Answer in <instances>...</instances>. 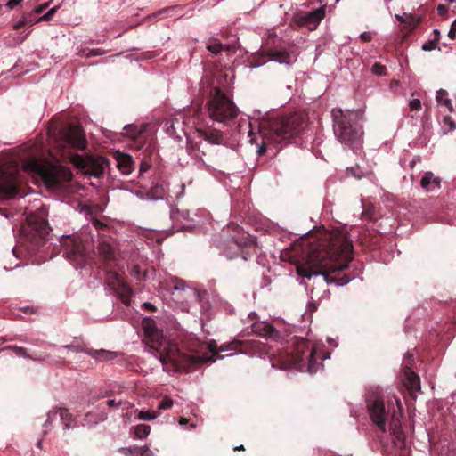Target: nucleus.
<instances>
[{
    "label": "nucleus",
    "mask_w": 456,
    "mask_h": 456,
    "mask_svg": "<svg viewBox=\"0 0 456 456\" xmlns=\"http://www.w3.org/2000/svg\"><path fill=\"white\" fill-rule=\"evenodd\" d=\"M64 139L72 148L77 150H85L86 148L87 141L80 126L69 125L65 132Z\"/></svg>",
    "instance_id": "14"
},
{
    "label": "nucleus",
    "mask_w": 456,
    "mask_h": 456,
    "mask_svg": "<svg viewBox=\"0 0 456 456\" xmlns=\"http://www.w3.org/2000/svg\"><path fill=\"white\" fill-rule=\"evenodd\" d=\"M362 218L366 220H374L375 208L371 205H365L362 213Z\"/></svg>",
    "instance_id": "34"
},
{
    "label": "nucleus",
    "mask_w": 456,
    "mask_h": 456,
    "mask_svg": "<svg viewBox=\"0 0 456 456\" xmlns=\"http://www.w3.org/2000/svg\"><path fill=\"white\" fill-rule=\"evenodd\" d=\"M49 230L47 220L37 214L29 215L27 218V224L21 227L24 237L35 246L44 244Z\"/></svg>",
    "instance_id": "10"
},
{
    "label": "nucleus",
    "mask_w": 456,
    "mask_h": 456,
    "mask_svg": "<svg viewBox=\"0 0 456 456\" xmlns=\"http://www.w3.org/2000/svg\"><path fill=\"white\" fill-rule=\"evenodd\" d=\"M200 109H201V107H198L197 109H193L192 116H195V117L198 116Z\"/></svg>",
    "instance_id": "55"
},
{
    "label": "nucleus",
    "mask_w": 456,
    "mask_h": 456,
    "mask_svg": "<svg viewBox=\"0 0 456 456\" xmlns=\"http://www.w3.org/2000/svg\"><path fill=\"white\" fill-rule=\"evenodd\" d=\"M297 273L304 278L322 276L327 284L346 285L350 278L342 272L353 260V243L340 232L325 233L322 238L303 239L290 256Z\"/></svg>",
    "instance_id": "2"
},
{
    "label": "nucleus",
    "mask_w": 456,
    "mask_h": 456,
    "mask_svg": "<svg viewBox=\"0 0 456 456\" xmlns=\"http://www.w3.org/2000/svg\"><path fill=\"white\" fill-rule=\"evenodd\" d=\"M60 418L63 424V428L65 430L69 429L72 428V423L74 422V416L66 408H60Z\"/></svg>",
    "instance_id": "29"
},
{
    "label": "nucleus",
    "mask_w": 456,
    "mask_h": 456,
    "mask_svg": "<svg viewBox=\"0 0 456 456\" xmlns=\"http://www.w3.org/2000/svg\"><path fill=\"white\" fill-rule=\"evenodd\" d=\"M159 414L157 412L150 411H140L137 419L141 420H153L157 418Z\"/></svg>",
    "instance_id": "35"
},
{
    "label": "nucleus",
    "mask_w": 456,
    "mask_h": 456,
    "mask_svg": "<svg viewBox=\"0 0 456 456\" xmlns=\"http://www.w3.org/2000/svg\"><path fill=\"white\" fill-rule=\"evenodd\" d=\"M252 332L265 338L279 341L281 334L272 324L265 322H255L252 325Z\"/></svg>",
    "instance_id": "18"
},
{
    "label": "nucleus",
    "mask_w": 456,
    "mask_h": 456,
    "mask_svg": "<svg viewBox=\"0 0 456 456\" xmlns=\"http://www.w3.org/2000/svg\"><path fill=\"white\" fill-rule=\"evenodd\" d=\"M22 1L23 0H9L6 5L12 9L19 5Z\"/></svg>",
    "instance_id": "45"
},
{
    "label": "nucleus",
    "mask_w": 456,
    "mask_h": 456,
    "mask_svg": "<svg viewBox=\"0 0 456 456\" xmlns=\"http://www.w3.org/2000/svg\"><path fill=\"white\" fill-rule=\"evenodd\" d=\"M209 118L219 123L233 120L239 114V109L219 86H214L209 93L206 104Z\"/></svg>",
    "instance_id": "8"
},
{
    "label": "nucleus",
    "mask_w": 456,
    "mask_h": 456,
    "mask_svg": "<svg viewBox=\"0 0 456 456\" xmlns=\"http://www.w3.org/2000/svg\"><path fill=\"white\" fill-rule=\"evenodd\" d=\"M19 192L16 173L0 175V200L12 199Z\"/></svg>",
    "instance_id": "15"
},
{
    "label": "nucleus",
    "mask_w": 456,
    "mask_h": 456,
    "mask_svg": "<svg viewBox=\"0 0 456 456\" xmlns=\"http://www.w3.org/2000/svg\"><path fill=\"white\" fill-rule=\"evenodd\" d=\"M57 9H58L57 6L51 8L45 15H43L41 18H39V21L40 20H50L52 19V17L54 15V13L56 12Z\"/></svg>",
    "instance_id": "40"
},
{
    "label": "nucleus",
    "mask_w": 456,
    "mask_h": 456,
    "mask_svg": "<svg viewBox=\"0 0 456 456\" xmlns=\"http://www.w3.org/2000/svg\"><path fill=\"white\" fill-rule=\"evenodd\" d=\"M302 126L303 117L297 113L263 120L259 126L261 142L258 143L256 141L259 145L258 155L265 154L270 146L281 143L298 134Z\"/></svg>",
    "instance_id": "3"
},
{
    "label": "nucleus",
    "mask_w": 456,
    "mask_h": 456,
    "mask_svg": "<svg viewBox=\"0 0 456 456\" xmlns=\"http://www.w3.org/2000/svg\"><path fill=\"white\" fill-rule=\"evenodd\" d=\"M173 406V400L169 397H164L159 404V410H167Z\"/></svg>",
    "instance_id": "37"
},
{
    "label": "nucleus",
    "mask_w": 456,
    "mask_h": 456,
    "mask_svg": "<svg viewBox=\"0 0 456 456\" xmlns=\"http://www.w3.org/2000/svg\"><path fill=\"white\" fill-rule=\"evenodd\" d=\"M437 46V43L436 42V40H429L428 42H426L423 45H422V49L424 51H431V50H434L436 49Z\"/></svg>",
    "instance_id": "41"
},
{
    "label": "nucleus",
    "mask_w": 456,
    "mask_h": 456,
    "mask_svg": "<svg viewBox=\"0 0 456 456\" xmlns=\"http://www.w3.org/2000/svg\"><path fill=\"white\" fill-rule=\"evenodd\" d=\"M411 111L419 110L421 109V102L419 99H413L409 103Z\"/></svg>",
    "instance_id": "39"
},
{
    "label": "nucleus",
    "mask_w": 456,
    "mask_h": 456,
    "mask_svg": "<svg viewBox=\"0 0 456 456\" xmlns=\"http://www.w3.org/2000/svg\"><path fill=\"white\" fill-rule=\"evenodd\" d=\"M109 280H110V283L111 284L113 289L119 296L121 301L126 305H128L130 304V297L132 294L131 288L123 280V278L117 273H112L110 275Z\"/></svg>",
    "instance_id": "16"
},
{
    "label": "nucleus",
    "mask_w": 456,
    "mask_h": 456,
    "mask_svg": "<svg viewBox=\"0 0 456 456\" xmlns=\"http://www.w3.org/2000/svg\"><path fill=\"white\" fill-rule=\"evenodd\" d=\"M150 167V165L146 162H142L140 166V173L146 172Z\"/></svg>",
    "instance_id": "48"
},
{
    "label": "nucleus",
    "mask_w": 456,
    "mask_h": 456,
    "mask_svg": "<svg viewBox=\"0 0 456 456\" xmlns=\"http://www.w3.org/2000/svg\"><path fill=\"white\" fill-rule=\"evenodd\" d=\"M48 424H51V416H50V413L48 414V418H47V420L45 421V426L48 425Z\"/></svg>",
    "instance_id": "59"
},
{
    "label": "nucleus",
    "mask_w": 456,
    "mask_h": 456,
    "mask_svg": "<svg viewBox=\"0 0 456 456\" xmlns=\"http://www.w3.org/2000/svg\"><path fill=\"white\" fill-rule=\"evenodd\" d=\"M98 251H99V254L101 255V256L105 261H111L114 259V255H115L114 248L108 240H100L99 245H98Z\"/></svg>",
    "instance_id": "24"
},
{
    "label": "nucleus",
    "mask_w": 456,
    "mask_h": 456,
    "mask_svg": "<svg viewBox=\"0 0 456 456\" xmlns=\"http://www.w3.org/2000/svg\"><path fill=\"white\" fill-rule=\"evenodd\" d=\"M315 348L308 340L297 339L291 352H281L278 355L271 357L273 367L281 370L297 368L301 370L306 369L313 373L316 370Z\"/></svg>",
    "instance_id": "4"
},
{
    "label": "nucleus",
    "mask_w": 456,
    "mask_h": 456,
    "mask_svg": "<svg viewBox=\"0 0 456 456\" xmlns=\"http://www.w3.org/2000/svg\"><path fill=\"white\" fill-rule=\"evenodd\" d=\"M372 72L375 74V75H384L385 74V71H386V67L384 65H382L381 63H379V62H376L374 63V65L372 66V69H371Z\"/></svg>",
    "instance_id": "38"
},
{
    "label": "nucleus",
    "mask_w": 456,
    "mask_h": 456,
    "mask_svg": "<svg viewBox=\"0 0 456 456\" xmlns=\"http://www.w3.org/2000/svg\"><path fill=\"white\" fill-rule=\"evenodd\" d=\"M360 38L363 42H370L372 39L371 34L370 32H363L360 35Z\"/></svg>",
    "instance_id": "43"
},
{
    "label": "nucleus",
    "mask_w": 456,
    "mask_h": 456,
    "mask_svg": "<svg viewBox=\"0 0 456 456\" xmlns=\"http://www.w3.org/2000/svg\"><path fill=\"white\" fill-rule=\"evenodd\" d=\"M298 56L297 49L292 46L289 49L282 47H266L262 52L263 58H268L270 61H274L280 64L290 65L295 62Z\"/></svg>",
    "instance_id": "12"
},
{
    "label": "nucleus",
    "mask_w": 456,
    "mask_h": 456,
    "mask_svg": "<svg viewBox=\"0 0 456 456\" xmlns=\"http://www.w3.org/2000/svg\"><path fill=\"white\" fill-rule=\"evenodd\" d=\"M437 11L439 14H443L446 11V7L444 4H439L437 6Z\"/></svg>",
    "instance_id": "52"
},
{
    "label": "nucleus",
    "mask_w": 456,
    "mask_h": 456,
    "mask_svg": "<svg viewBox=\"0 0 456 456\" xmlns=\"http://www.w3.org/2000/svg\"><path fill=\"white\" fill-rule=\"evenodd\" d=\"M98 54H99V53H98L97 51H91V52L87 54V56H93V55H98Z\"/></svg>",
    "instance_id": "57"
},
{
    "label": "nucleus",
    "mask_w": 456,
    "mask_h": 456,
    "mask_svg": "<svg viewBox=\"0 0 456 456\" xmlns=\"http://www.w3.org/2000/svg\"><path fill=\"white\" fill-rule=\"evenodd\" d=\"M444 122L449 126L450 130H454L456 128V124L450 116H445L444 118Z\"/></svg>",
    "instance_id": "42"
},
{
    "label": "nucleus",
    "mask_w": 456,
    "mask_h": 456,
    "mask_svg": "<svg viewBox=\"0 0 456 456\" xmlns=\"http://www.w3.org/2000/svg\"><path fill=\"white\" fill-rule=\"evenodd\" d=\"M167 190L163 183H155L147 192V196L151 200H158L164 199Z\"/></svg>",
    "instance_id": "26"
},
{
    "label": "nucleus",
    "mask_w": 456,
    "mask_h": 456,
    "mask_svg": "<svg viewBox=\"0 0 456 456\" xmlns=\"http://www.w3.org/2000/svg\"><path fill=\"white\" fill-rule=\"evenodd\" d=\"M9 348L12 351H13L17 356L30 359L32 361L45 362L49 357L47 354H30L28 353L27 348L18 346H10Z\"/></svg>",
    "instance_id": "22"
},
{
    "label": "nucleus",
    "mask_w": 456,
    "mask_h": 456,
    "mask_svg": "<svg viewBox=\"0 0 456 456\" xmlns=\"http://www.w3.org/2000/svg\"><path fill=\"white\" fill-rule=\"evenodd\" d=\"M325 7H320L312 12L296 17V22L300 27H308L310 29L315 28L317 24L323 19Z\"/></svg>",
    "instance_id": "17"
},
{
    "label": "nucleus",
    "mask_w": 456,
    "mask_h": 456,
    "mask_svg": "<svg viewBox=\"0 0 456 456\" xmlns=\"http://www.w3.org/2000/svg\"><path fill=\"white\" fill-rule=\"evenodd\" d=\"M440 179L438 177H434V174L432 172H427L423 175L420 184L421 187L426 191H429V185L433 183L436 187H440Z\"/></svg>",
    "instance_id": "28"
},
{
    "label": "nucleus",
    "mask_w": 456,
    "mask_h": 456,
    "mask_svg": "<svg viewBox=\"0 0 456 456\" xmlns=\"http://www.w3.org/2000/svg\"><path fill=\"white\" fill-rule=\"evenodd\" d=\"M46 5H47V4H42V5L37 6V7L34 10V12H35V13H37V14L41 13V12L45 10V8L46 7Z\"/></svg>",
    "instance_id": "49"
},
{
    "label": "nucleus",
    "mask_w": 456,
    "mask_h": 456,
    "mask_svg": "<svg viewBox=\"0 0 456 456\" xmlns=\"http://www.w3.org/2000/svg\"><path fill=\"white\" fill-rule=\"evenodd\" d=\"M415 25L411 26V24H409V31H411L413 28H414Z\"/></svg>",
    "instance_id": "63"
},
{
    "label": "nucleus",
    "mask_w": 456,
    "mask_h": 456,
    "mask_svg": "<svg viewBox=\"0 0 456 456\" xmlns=\"http://www.w3.org/2000/svg\"><path fill=\"white\" fill-rule=\"evenodd\" d=\"M453 30H456V20L452 22Z\"/></svg>",
    "instance_id": "62"
},
{
    "label": "nucleus",
    "mask_w": 456,
    "mask_h": 456,
    "mask_svg": "<svg viewBox=\"0 0 456 456\" xmlns=\"http://www.w3.org/2000/svg\"><path fill=\"white\" fill-rule=\"evenodd\" d=\"M148 125L142 124L141 126L129 125L125 126L126 134L129 136L134 142H140L143 138V134Z\"/></svg>",
    "instance_id": "23"
},
{
    "label": "nucleus",
    "mask_w": 456,
    "mask_h": 456,
    "mask_svg": "<svg viewBox=\"0 0 456 456\" xmlns=\"http://www.w3.org/2000/svg\"><path fill=\"white\" fill-rule=\"evenodd\" d=\"M447 92L444 89H440L437 91L436 93V101L438 103L440 104H444V106H446L449 110V111H452V102H451V100L448 99L446 96H447Z\"/></svg>",
    "instance_id": "32"
},
{
    "label": "nucleus",
    "mask_w": 456,
    "mask_h": 456,
    "mask_svg": "<svg viewBox=\"0 0 456 456\" xmlns=\"http://www.w3.org/2000/svg\"><path fill=\"white\" fill-rule=\"evenodd\" d=\"M93 224L98 230H103L104 228L107 227L103 223H102L101 221H99L97 219L93 221Z\"/></svg>",
    "instance_id": "44"
},
{
    "label": "nucleus",
    "mask_w": 456,
    "mask_h": 456,
    "mask_svg": "<svg viewBox=\"0 0 456 456\" xmlns=\"http://www.w3.org/2000/svg\"><path fill=\"white\" fill-rule=\"evenodd\" d=\"M207 49L214 54H218L224 49V45L220 42H214L208 45Z\"/></svg>",
    "instance_id": "36"
},
{
    "label": "nucleus",
    "mask_w": 456,
    "mask_h": 456,
    "mask_svg": "<svg viewBox=\"0 0 456 456\" xmlns=\"http://www.w3.org/2000/svg\"><path fill=\"white\" fill-rule=\"evenodd\" d=\"M251 315H256V314H248V317H251Z\"/></svg>",
    "instance_id": "64"
},
{
    "label": "nucleus",
    "mask_w": 456,
    "mask_h": 456,
    "mask_svg": "<svg viewBox=\"0 0 456 456\" xmlns=\"http://www.w3.org/2000/svg\"><path fill=\"white\" fill-rule=\"evenodd\" d=\"M197 132L200 138L212 144H222L224 142L223 133L216 128H198Z\"/></svg>",
    "instance_id": "20"
},
{
    "label": "nucleus",
    "mask_w": 456,
    "mask_h": 456,
    "mask_svg": "<svg viewBox=\"0 0 456 456\" xmlns=\"http://www.w3.org/2000/svg\"><path fill=\"white\" fill-rule=\"evenodd\" d=\"M117 167L124 175H129L134 170V160L126 153H118L116 156Z\"/></svg>",
    "instance_id": "21"
},
{
    "label": "nucleus",
    "mask_w": 456,
    "mask_h": 456,
    "mask_svg": "<svg viewBox=\"0 0 456 456\" xmlns=\"http://www.w3.org/2000/svg\"><path fill=\"white\" fill-rule=\"evenodd\" d=\"M106 404L109 407H118V406H119L121 404V402H116L113 399H109V400H107Z\"/></svg>",
    "instance_id": "46"
},
{
    "label": "nucleus",
    "mask_w": 456,
    "mask_h": 456,
    "mask_svg": "<svg viewBox=\"0 0 456 456\" xmlns=\"http://www.w3.org/2000/svg\"><path fill=\"white\" fill-rule=\"evenodd\" d=\"M120 452L125 455L131 456H154L153 452L147 445L134 448H121Z\"/></svg>",
    "instance_id": "25"
},
{
    "label": "nucleus",
    "mask_w": 456,
    "mask_h": 456,
    "mask_svg": "<svg viewBox=\"0 0 456 456\" xmlns=\"http://www.w3.org/2000/svg\"><path fill=\"white\" fill-rule=\"evenodd\" d=\"M22 167L27 173L39 176L51 189H60L73 176L69 168L53 165L45 159H39L36 157L24 160Z\"/></svg>",
    "instance_id": "7"
},
{
    "label": "nucleus",
    "mask_w": 456,
    "mask_h": 456,
    "mask_svg": "<svg viewBox=\"0 0 456 456\" xmlns=\"http://www.w3.org/2000/svg\"><path fill=\"white\" fill-rule=\"evenodd\" d=\"M25 311H26V312H28V313H30V314L34 313L33 309H32V308H30V307H28V306L25 309Z\"/></svg>",
    "instance_id": "61"
},
{
    "label": "nucleus",
    "mask_w": 456,
    "mask_h": 456,
    "mask_svg": "<svg viewBox=\"0 0 456 456\" xmlns=\"http://www.w3.org/2000/svg\"><path fill=\"white\" fill-rule=\"evenodd\" d=\"M86 353L89 355H91L93 358L97 359V360H102V361L113 359L115 356V353L110 352V351H106L103 349H102V350L90 349V350L86 351Z\"/></svg>",
    "instance_id": "30"
},
{
    "label": "nucleus",
    "mask_w": 456,
    "mask_h": 456,
    "mask_svg": "<svg viewBox=\"0 0 456 456\" xmlns=\"http://www.w3.org/2000/svg\"><path fill=\"white\" fill-rule=\"evenodd\" d=\"M234 451H244L245 448L243 445L237 446L233 449Z\"/></svg>",
    "instance_id": "56"
},
{
    "label": "nucleus",
    "mask_w": 456,
    "mask_h": 456,
    "mask_svg": "<svg viewBox=\"0 0 456 456\" xmlns=\"http://www.w3.org/2000/svg\"><path fill=\"white\" fill-rule=\"evenodd\" d=\"M37 22H39V19H36L33 12L24 13L20 20L13 26V28L19 30L28 24H35Z\"/></svg>",
    "instance_id": "27"
},
{
    "label": "nucleus",
    "mask_w": 456,
    "mask_h": 456,
    "mask_svg": "<svg viewBox=\"0 0 456 456\" xmlns=\"http://www.w3.org/2000/svg\"><path fill=\"white\" fill-rule=\"evenodd\" d=\"M331 114L337 139L352 150L358 149L363 134L362 126L358 122V113L349 110L334 109Z\"/></svg>",
    "instance_id": "6"
},
{
    "label": "nucleus",
    "mask_w": 456,
    "mask_h": 456,
    "mask_svg": "<svg viewBox=\"0 0 456 456\" xmlns=\"http://www.w3.org/2000/svg\"><path fill=\"white\" fill-rule=\"evenodd\" d=\"M412 355L407 354L404 359V376L408 385L411 389H420V380L419 376L411 370Z\"/></svg>",
    "instance_id": "19"
},
{
    "label": "nucleus",
    "mask_w": 456,
    "mask_h": 456,
    "mask_svg": "<svg viewBox=\"0 0 456 456\" xmlns=\"http://www.w3.org/2000/svg\"><path fill=\"white\" fill-rule=\"evenodd\" d=\"M145 344L156 353V356L167 371L190 370L207 362H215L220 352L235 351L251 355L264 356L270 354L271 347L258 340L240 341L222 345L219 351L212 344L192 341L189 346H178L175 343L166 342L161 330L157 328L155 321L146 317L142 322Z\"/></svg>",
    "instance_id": "1"
},
{
    "label": "nucleus",
    "mask_w": 456,
    "mask_h": 456,
    "mask_svg": "<svg viewBox=\"0 0 456 456\" xmlns=\"http://www.w3.org/2000/svg\"><path fill=\"white\" fill-rule=\"evenodd\" d=\"M448 37L451 38V39H455L456 38V30H453V27L451 26V29L448 33Z\"/></svg>",
    "instance_id": "50"
},
{
    "label": "nucleus",
    "mask_w": 456,
    "mask_h": 456,
    "mask_svg": "<svg viewBox=\"0 0 456 456\" xmlns=\"http://www.w3.org/2000/svg\"><path fill=\"white\" fill-rule=\"evenodd\" d=\"M143 308H145L146 310H149L151 312H155L156 311V307L154 305H152L151 303H149V302H146L143 304Z\"/></svg>",
    "instance_id": "47"
},
{
    "label": "nucleus",
    "mask_w": 456,
    "mask_h": 456,
    "mask_svg": "<svg viewBox=\"0 0 456 456\" xmlns=\"http://www.w3.org/2000/svg\"><path fill=\"white\" fill-rule=\"evenodd\" d=\"M63 255L77 266H83L86 263L85 248L76 237L66 236L61 240Z\"/></svg>",
    "instance_id": "11"
},
{
    "label": "nucleus",
    "mask_w": 456,
    "mask_h": 456,
    "mask_svg": "<svg viewBox=\"0 0 456 456\" xmlns=\"http://www.w3.org/2000/svg\"><path fill=\"white\" fill-rule=\"evenodd\" d=\"M256 253V243L255 240L249 234L244 232L232 236L222 249V254L230 260L240 256L243 260L247 261Z\"/></svg>",
    "instance_id": "9"
},
{
    "label": "nucleus",
    "mask_w": 456,
    "mask_h": 456,
    "mask_svg": "<svg viewBox=\"0 0 456 456\" xmlns=\"http://www.w3.org/2000/svg\"><path fill=\"white\" fill-rule=\"evenodd\" d=\"M65 348H68L69 350H73V351H78V347L77 346H75L74 345H67L64 346Z\"/></svg>",
    "instance_id": "54"
},
{
    "label": "nucleus",
    "mask_w": 456,
    "mask_h": 456,
    "mask_svg": "<svg viewBox=\"0 0 456 456\" xmlns=\"http://www.w3.org/2000/svg\"><path fill=\"white\" fill-rule=\"evenodd\" d=\"M42 443H43V439H39V440L37 441V446L38 448H41V447H42Z\"/></svg>",
    "instance_id": "60"
},
{
    "label": "nucleus",
    "mask_w": 456,
    "mask_h": 456,
    "mask_svg": "<svg viewBox=\"0 0 456 456\" xmlns=\"http://www.w3.org/2000/svg\"><path fill=\"white\" fill-rule=\"evenodd\" d=\"M433 34H434V39L433 40H436V42L437 43L440 39V31L438 29H435L433 31Z\"/></svg>",
    "instance_id": "51"
},
{
    "label": "nucleus",
    "mask_w": 456,
    "mask_h": 456,
    "mask_svg": "<svg viewBox=\"0 0 456 456\" xmlns=\"http://www.w3.org/2000/svg\"><path fill=\"white\" fill-rule=\"evenodd\" d=\"M367 407L373 423L383 433L387 431V421H389V432L393 436L395 445L400 449L405 447L404 434L401 427L400 414L395 411L394 406L387 409L382 400L379 398L368 399Z\"/></svg>",
    "instance_id": "5"
},
{
    "label": "nucleus",
    "mask_w": 456,
    "mask_h": 456,
    "mask_svg": "<svg viewBox=\"0 0 456 456\" xmlns=\"http://www.w3.org/2000/svg\"><path fill=\"white\" fill-rule=\"evenodd\" d=\"M201 145L202 142L191 143V146L188 149L190 155L195 159L202 160V157L205 155V152L203 150H200Z\"/></svg>",
    "instance_id": "33"
},
{
    "label": "nucleus",
    "mask_w": 456,
    "mask_h": 456,
    "mask_svg": "<svg viewBox=\"0 0 456 456\" xmlns=\"http://www.w3.org/2000/svg\"><path fill=\"white\" fill-rule=\"evenodd\" d=\"M134 436L138 439H144L151 432V427L146 424H140L134 427Z\"/></svg>",
    "instance_id": "31"
},
{
    "label": "nucleus",
    "mask_w": 456,
    "mask_h": 456,
    "mask_svg": "<svg viewBox=\"0 0 456 456\" xmlns=\"http://www.w3.org/2000/svg\"><path fill=\"white\" fill-rule=\"evenodd\" d=\"M187 422V419L185 418H181L180 420H179V423L183 425Z\"/></svg>",
    "instance_id": "58"
},
{
    "label": "nucleus",
    "mask_w": 456,
    "mask_h": 456,
    "mask_svg": "<svg viewBox=\"0 0 456 456\" xmlns=\"http://www.w3.org/2000/svg\"><path fill=\"white\" fill-rule=\"evenodd\" d=\"M76 164L84 169L85 173L99 177L103 174L104 166L109 164V160L103 157L81 158L78 156Z\"/></svg>",
    "instance_id": "13"
},
{
    "label": "nucleus",
    "mask_w": 456,
    "mask_h": 456,
    "mask_svg": "<svg viewBox=\"0 0 456 456\" xmlns=\"http://www.w3.org/2000/svg\"><path fill=\"white\" fill-rule=\"evenodd\" d=\"M418 161H419V158H414L412 160H411V162H410V164H409V165H410V167H411V168H413V167H414V166H415V164H416Z\"/></svg>",
    "instance_id": "53"
}]
</instances>
